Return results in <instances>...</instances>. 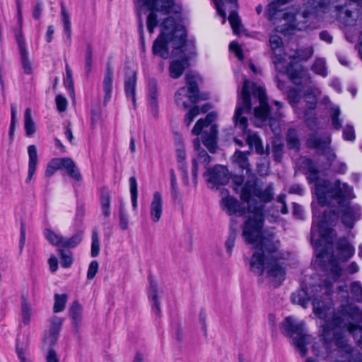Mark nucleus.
I'll return each mask as SVG.
<instances>
[{"instance_id": "nucleus-1", "label": "nucleus", "mask_w": 362, "mask_h": 362, "mask_svg": "<svg viewBox=\"0 0 362 362\" xmlns=\"http://www.w3.org/2000/svg\"><path fill=\"white\" fill-rule=\"evenodd\" d=\"M313 226L310 241L315 249L319 264L325 272V279L323 284L312 285L309 288L302 284L300 289L293 293L291 300L293 303L307 308L311 302L313 313L318 318L324 320L321 325V344L315 342L313 352L318 357L327 358L331 354L330 344H335L336 337L342 333L335 332V329H345L352 336L356 345L362 350V308L349 302L347 291H340L344 293L345 303H342L332 312V316L327 320L328 312L334 305L332 295L333 284L341 276L342 269L333 252V240L337 236L335 230L331 227L339 218L335 210H325L322 215H317L313 209Z\"/></svg>"}, {"instance_id": "nucleus-2", "label": "nucleus", "mask_w": 362, "mask_h": 362, "mask_svg": "<svg viewBox=\"0 0 362 362\" xmlns=\"http://www.w3.org/2000/svg\"><path fill=\"white\" fill-rule=\"evenodd\" d=\"M272 182L259 185L255 180L247 181L241 189V200L248 204L250 216L245 222L243 237L246 243H253L263 233L264 204L274 199Z\"/></svg>"}, {"instance_id": "nucleus-3", "label": "nucleus", "mask_w": 362, "mask_h": 362, "mask_svg": "<svg viewBox=\"0 0 362 362\" xmlns=\"http://www.w3.org/2000/svg\"><path fill=\"white\" fill-rule=\"evenodd\" d=\"M255 251L253 253L250 268L252 272L261 276L267 271V276L276 287L286 278L285 267L279 262L281 258L279 252L280 242L272 233L264 232L257 238Z\"/></svg>"}, {"instance_id": "nucleus-4", "label": "nucleus", "mask_w": 362, "mask_h": 362, "mask_svg": "<svg viewBox=\"0 0 362 362\" xmlns=\"http://www.w3.org/2000/svg\"><path fill=\"white\" fill-rule=\"evenodd\" d=\"M162 31L155 40L152 47L154 55H158L162 59L169 57L168 43L173 44L174 55H178V51L182 53V57L187 60L191 54H194V45L187 40V32L185 28L177 23L173 17H168L162 23Z\"/></svg>"}, {"instance_id": "nucleus-5", "label": "nucleus", "mask_w": 362, "mask_h": 362, "mask_svg": "<svg viewBox=\"0 0 362 362\" xmlns=\"http://www.w3.org/2000/svg\"><path fill=\"white\" fill-rule=\"evenodd\" d=\"M302 168L306 175L308 183H314V194L321 206L329 204L332 200H336L341 204L344 198H351L352 187L339 180L331 182L327 179L319 178L320 170L313 159L305 158L302 161Z\"/></svg>"}, {"instance_id": "nucleus-6", "label": "nucleus", "mask_w": 362, "mask_h": 362, "mask_svg": "<svg viewBox=\"0 0 362 362\" xmlns=\"http://www.w3.org/2000/svg\"><path fill=\"white\" fill-rule=\"evenodd\" d=\"M237 106L234 114V124L243 135H246V142L250 146V151L252 148L259 155H263L264 150L260 137L256 134L247 130V118L243 116V114H250L252 110L251 95L250 92V81L245 78L242 90L238 95Z\"/></svg>"}, {"instance_id": "nucleus-7", "label": "nucleus", "mask_w": 362, "mask_h": 362, "mask_svg": "<svg viewBox=\"0 0 362 362\" xmlns=\"http://www.w3.org/2000/svg\"><path fill=\"white\" fill-rule=\"evenodd\" d=\"M138 9L139 21L140 39L144 43V25L141 21V15L145 9L150 11L147 17V29L150 33L154 32V28L158 24V16L156 12H160L163 14H168L171 12L174 6L173 0H136Z\"/></svg>"}, {"instance_id": "nucleus-8", "label": "nucleus", "mask_w": 362, "mask_h": 362, "mask_svg": "<svg viewBox=\"0 0 362 362\" xmlns=\"http://www.w3.org/2000/svg\"><path fill=\"white\" fill-rule=\"evenodd\" d=\"M291 0H274L271 1L265 11L267 18L273 24L284 21L282 25L284 28H280L279 26L276 30L281 33H289L296 29L301 30L302 28H298L296 21L299 16H303L304 18H308V13L303 12L302 14L293 13L285 11L282 6L288 3Z\"/></svg>"}, {"instance_id": "nucleus-9", "label": "nucleus", "mask_w": 362, "mask_h": 362, "mask_svg": "<svg viewBox=\"0 0 362 362\" xmlns=\"http://www.w3.org/2000/svg\"><path fill=\"white\" fill-rule=\"evenodd\" d=\"M252 95L259 101V106L254 110L255 117L257 119L262 123L272 125L274 121H277L282 117L281 112L282 103L275 100L276 110H274L268 104V98L265 90L262 87L254 86Z\"/></svg>"}, {"instance_id": "nucleus-10", "label": "nucleus", "mask_w": 362, "mask_h": 362, "mask_svg": "<svg viewBox=\"0 0 362 362\" xmlns=\"http://www.w3.org/2000/svg\"><path fill=\"white\" fill-rule=\"evenodd\" d=\"M304 323L298 322L293 317H287L281 324V332L288 337H293L294 344L302 356L307 354L306 345L309 343L310 337L304 329Z\"/></svg>"}, {"instance_id": "nucleus-11", "label": "nucleus", "mask_w": 362, "mask_h": 362, "mask_svg": "<svg viewBox=\"0 0 362 362\" xmlns=\"http://www.w3.org/2000/svg\"><path fill=\"white\" fill-rule=\"evenodd\" d=\"M187 86L180 88L174 95L175 103L179 107L186 110L189 107L188 103L195 104L200 100H206L199 95L198 80L195 75L187 74L185 76Z\"/></svg>"}, {"instance_id": "nucleus-12", "label": "nucleus", "mask_w": 362, "mask_h": 362, "mask_svg": "<svg viewBox=\"0 0 362 362\" xmlns=\"http://www.w3.org/2000/svg\"><path fill=\"white\" fill-rule=\"evenodd\" d=\"M335 346L339 357L344 360H337L334 362H362V353L349 344L345 336H337L335 340ZM305 362H318L313 358H308Z\"/></svg>"}, {"instance_id": "nucleus-13", "label": "nucleus", "mask_w": 362, "mask_h": 362, "mask_svg": "<svg viewBox=\"0 0 362 362\" xmlns=\"http://www.w3.org/2000/svg\"><path fill=\"white\" fill-rule=\"evenodd\" d=\"M313 55V49L308 47L303 49H298L294 55L291 57L292 62L287 66L286 71L291 81L296 84L300 85L302 77L304 74L303 66L293 63V61H307Z\"/></svg>"}, {"instance_id": "nucleus-14", "label": "nucleus", "mask_w": 362, "mask_h": 362, "mask_svg": "<svg viewBox=\"0 0 362 362\" xmlns=\"http://www.w3.org/2000/svg\"><path fill=\"white\" fill-rule=\"evenodd\" d=\"M332 139L329 135L320 136L314 132L308 135L305 144L307 148L315 149L326 157L327 161L332 162L337 158V155L331 147Z\"/></svg>"}, {"instance_id": "nucleus-15", "label": "nucleus", "mask_w": 362, "mask_h": 362, "mask_svg": "<svg viewBox=\"0 0 362 362\" xmlns=\"http://www.w3.org/2000/svg\"><path fill=\"white\" fill-rule=\"evenodd\" d=\"M213 1L215 4L217 14L223 18V24H224L226 21V8H225V4H227L229 6L230 11L228 16V21L233 33L236 35L240 34L242 25L239 16L235 10L238 7L237 0H213Z\"/></svg>"}, {"instance_id": "nucleus-16", "label": "nucleus", "mask_w": 362, "mask_h": 362, "mask_svg": "<svg viewBox=\"0 0 362 362\" xmlns=\"http://www.w3.org/2000/svg\"><path fill=\"white\" fill-rule=\"evenodd\" d=\"M17 13H18V24L19 28L15 31V37L18 44L21 60L23 71L26 74H32V66L29 61L28 52L26 49L25 42L23 38L22 26H23V13L21 8V3L20 0H17Z\"/></svg>"}, {"instance_id": "nucleus-17", "label": "nucleus", "mask_w": 362, "mask_h": 362, "mask_svg": "<svg viewBox=\"0 0 362 362\" xmlns=\"http://www.w3.org/2000/svg\"><path fill=\"white\" fill-rule=\"evenodd\" d=\"M352 196L351 198L346 197L344 198L343 202L339 204L336 200L333 199L329 204L326 206L330 205L333 202H337L341 207V209L340 211V217L341 220V223L344 225L345 227L352 229L354 227L356 222L358 221L362 218V208L358 204H347L344 205V203L346 199H352L355 197L354 194V191L352 190Z\"/></svg>"}, {"instance_id": "nucleus-18", "label": "nucleus", "mask_w": 362, "mask_h": 362, "mask_svg": "<svg viewBox=\"0 0 362 362\" xmlns=\"http://www.w3.org/2000/svg\"><path fill=\"white\" fill-rule=\"evenodd\" d=\"M338 20L346 26H354L362 24V11L358 8L351 9L349 5H337L335 6Z\"/></svg>"}, {"instance_id": "nucleus-19", "label": "nucleus", "mask_w": 362, "mask_h": 362, "mask_svg": "<svg viewBox=\"0 0 362 362\" xmlns=\"http://www.w3.org/2000/svg\"><path fill=\"white\" fill-rule=\"evenodd\" d=\"M204 176L206 182L211 185V187H218L219 185H226L229 181V173L224 165H216L212 168H208Z\"/></svg>"}, {"instance_id": "nucleus-20", "label": "nucleus", "mask_w": 362, "mask_h": 362, "mask_svg": "<svg viewBox=\"0 0 362 362\" xmlns=\"http://www.w3.org/2000/svg\"><path fill=\"white\" fill-rule=\"evenodd\" d=\"M221 205L222 209L226 211L229 216L237 215L240 216L245 215L247 212L250 213L248 211V207L246 209L238 200L231 196H227L223 198L221 202Z\"/></svg>"}, {"instance_id": "nucleus-21", "label": "nucleus", "mask_w": 362, "mask_h": 362, "mask_svg": "<svg viewBox=\"0 0 362 362\" xmlns=\"http://www.w3.org/2000/svg\"><path fill=\"white\" fill-rule=\"evenodd\" d=\"M49 323V330L47 332L45 333L43 339L45 343L52 346L58 339L63 324V319L58 316H53L50 318Z\"/></svg>"}, {"instance_id": "nucleus-22", "label": "nucleus", "mask_w": 362, "mask_h": 362, "mask_svg": "<svg viewBox=\"0 0 362 362\" xmlns=\"http://www.w3.org/2000/svg\"><path fill=\"white\" fill-rule=\"evenodd\" d=\"M124 83L125 95L131 98L133 105L135 106L137 72L134 69H127Z\"/></svg>"}, {"instance_id": "nucleus-23", "label": "nucleus", "mask_w": 362, "mask_h": 362, "mask_svg": "<svg viewBox=\"0 0 362 362\" xmlns=\"http://www.w3.org/2000/svg\"><path fill=\"white\" fill-rule=\"evenodd\" d=\"M336 251L337 259L341 262H346L355 254V247L349 242L345 237L338 239L336 243Z\"/></svg>"}, {"instance_id": "nucleus-24", "label": "nucleus", "mask_w": 362, "mask_h": 362, "mask_svg": "<svg viewBox=\"0 0 362 362\" xmlns=\"http://www.w3.org/2000/svg\"><path fill=\"white\" fill-rule=\"evenodd\" d=\"M114 69L110 63L106 64L104 78L103 81V89L105 93L103 104L106 105L112 98L113 89Z\"/></svg>"}, {"instance_id": "nucleus-25", "label": "nucleus", "mask_w": 362, "mask_h": 362, "mask_svg": "<svg viewBox=\"0 0 362 362\" xmlns=\"http://www.w3.org/2000/svg\"><path fill=\"white\" fill-rule=\"evenodd\" d=\"M163 203L162 196L160 192H156L153 195V199L150 204V216L153 223L160 221L163 214Z\"/></svg>"}, {"instance_id": "nucleus-26", "label": "nucleus", "mask_w": 362, "mask_h": 362, "mask_svg": "<svg viewBox=\"0 0 362 362\" xmlns=\"http://www.w3.org/2000/svg\"><path fill=\"white\" fill-rule=\"evenodd\" d=\"M269 44L275 56L274 63H281L284 61L286 57L281 38L277 35H271L269 38Z\"/></svg>"}, {"instance_id": "nucleus-27", "label": "nucleus", "mask_w": 362, "mask_h": 362, "mask_svg": "<svg viewBox=\"0 0 362 362\" xmlns=\"http://www.w3.org/2000/svg\"><path fill=\"white\" fill-rule=\"evenodd\" d=\"M178 55H175L176 57H180L182 59L181 60H173L170 62V67H169V71H170V76L173 78H177L183 74L185 69H186L187 66L188 65V61L189 59L195 54V49H194V54H191L189 58L187 60H185L182 56V53H180L178 52Z\"/></svg>"}, {"instance_id": "nucleus-28", "label": "nucleus", "mask_w": 362, "mask_h": 362, "mask_svg": "<svg viewBox=\"0 0 362 362\" xmlns=\"http://www.w3.org/2000/svg\"><path fill=\"white\" fill-rule=\"evenodd\" d=\"M148 100L152 114L157 116L158 112L157 82L154 78L148 82Z\"/></svg>"}, {"instance_id": "nucleus-29", "label": "nucleus", "mask_w": 362, "mask_h": 362, "mask_svg": "<svg viewBox=\"0 0 362 362\" xmlns=\"http://www.w3.org/2000/svg\"><path fill=\"white\" fill-rule=\"evenodd\" d=\"M28 153L29 157L28 175L25 179V183L29 184L33 178L35 173L38 162V156L37 148L35 145H30L28 147Z\"/></svg>"}, {"instance_id": "nucleus-30", "label": "nucleus", "mask_w": 362, "mask_h": 362, "mask_svg": "<svg viewBox=\"0 0 362 362\" xmlns=\"http://www.w3.org/2000/svg\"><path fill=\"white\" fill-rule=\"evenodd\" d=\"M250 154L251 151H241L240 150H236L233 156V163L241 170L242 172L245 170L247 175H250L252 171L248 159Z\"/></svg>"}, {"instance_id": "nucleus-31", "label": "nucleus", "mask_w": 362, "mask_h": 362, "mask_svg": "<svg viewBox=\"0 0 362 362\" xmlns=\"http://www.w3.org/2000/svg\"><path fill=\"white\" fill-rule=\"evenodd\" d=\"M217 133V128L215 125L210 127L209 132L204 131L202 133V143L211 153H214L216 149Z\"/></svg>"}, {"instance_id": "nucleus-32", "label": "nucleus", "mask_w": 362, "mask_h": 362, "mask_svg": "<svg viewBox=\"0 0 362 362\" xmlns=\"http://www.w3.org/2000/svg\"><path fill=\"white\" fill-rule=\"evenodd\" d=\"M158 292L157 284L150 278V288L148 291V298L153 301L151 305L152 312L157 316L160 317L161 310L158 300Z\"/></svg>"}, {"instance_id": "nucleus-33", "label": "nucleus", "mask_w": 362, "mask_h": 362, "mask_svg": "<svg viewBox=\"0 0 362 362\" xmlns=\"http://www.w3.org/2000/svg\"><path fill=\"white\" fill-rule=\"evenodd\" d=\"M210 160V156L204 149L200 150L198 156L196 158L193 159L192 174L194 185H197V180L198 176V164L203 163L206 167V165L209 164Z\"/></svg>"}, {"instance_id": "nucleus-34", "label": "nucleus", "mask_w": 362, "mask_h": 362, "mask_svg": "<svg viewBox=\"0 0 362 362\" xmlns=\"http://www.w3.org/2000/svg\"><path fill=\"white\" fill-rule=\"evenodd\" d=\"M62 169L66 170L69 177L76 181L82 180V176L74 161L70 158H62Z\"/></svg>"}, {"instance_id": "nucleus-35", "label": "nucleus", "mask_w": 362, "mask_h": 362, "mask_svg": "<svg viewBox=\"0 0 362 362\" xmlns=\"http://www.w3.org/2000/svg\"><path fill=\"white\" fill-rule=\"evenodd\" d=\"M61 7V18L64 27V32L66 35L69 44L71 43V16L68 11L66 9L65 4L63 1L60 4Z\"/></svg>"}, {"instance_id": "nucleus-36", "label": "nucleus", "mask_w": 362, "mask_h": 362, "mask_svg": "<svg viewBox=\"0 0 362 362\" xmlns=\"http://www.w3.org/2000/svg\"><path fill=\"white\" fill-rule=\"evenodd\" d=\"M110 192L107 187H103L100 192V204L105 217L110 215Z\"/></svg>"}, {"instance_id": "nucleus-37", "label": "nucleus", "mask_w": 362, "mask_h": 362, "mask_svg": "<svg viewBox=\"0 0 362 362\" xmlns=\"http://www.w3.org/2000/svg\"><path fill=\"white\" fill-rule=\"evenodd\" d=\"M216 117V115L214 112H209L204 119H199L194 126L192 133L196 136L201 134L202 129L211 125Z\"/></svg>"}, {"instance_id": "nucleus-38", "label": "nucleus", "mask_w": 362, "mask_h": 362, "mask_svg": "<svg viewBox=\"0 0 362 362\" xmlns=\"http://www.w3.org/2000/svg\"><path fill=\"white\" fill-rule=\"evenodd\" d=\"M286 141L288 148L299 151L300 143L296 129L291 128L287 131Z\"/></svg>"}, {"instance_id": "nucleus-39", "label": "nucleus", "mask_w": 362, "mask_h": 362, "mask_svg": "<svg viewBox=\"0 0 362 362\" xmlns=\"http://www.w3.org/2000/svg\"><path fill=\"white\" fill-rule=\"evenodd\" d=\"M81 305L78 301H74L70 308V317L76 332H78L81 322Z\"/></svg>"}, {"instance_id": "nucleus-40", "label": "nucleus", "mask_w": 362, "mask_h": 362, "mask_svg": "<svg viewBox=\"0 0 362 362\" xmlns=\"http://www.w3.org/2000/svg\"><path fill=\"white\" fill-rule=\"evenodd\" d=\"M21 300L22 322L25 325H28L31 320L32 308L24 296H21Z\"/></svg>"}, {"instance_id": "nucleus-41", "label": "nucleus", "mask_w": 362, "mask_h": 362, "mask_svg": "<svg viewBox=\"0 0 362 362\" xmlns=\"http://www.w3.org/2000/svg\"><path fill=\"white\" fill-rule=\"evenodd\" d=\"M24 128L26 135L32 136L35 132V124L32 118V111L30 108H27L24 113Z\"/></svg>"}, {"instance_id": "nucleus-42", "label": "nucleus", "mask_w": 362, "mask_h": 362, "mask_svg": "<svg viewBox=\"0 0 362 362\" xmlns=\"http://www.w3.org/2000/svg\"><path fill=\"white\" fill-rule=\"evenodd\" d=\"M83 235V231L80 230L71 238L64 237L62 247H75L82 241Z\"/></svg>"}, {"instance_id": "nucleus-43", "label": "nucleus", "mask_w": 362, "mask_h": 362, "mask_svg": "<svg viewBox=\"0 0 362 362\" xmlns=\"http://www.w3.org/2000/svg\"><path fill=\"white\" fill-rule=\"evenodd\" d=\"M100 250V243L99 235L97 229L92 230L91 235V249L90 255L92 257H96L99 255Z\"/></svg>"}, {"instance_id": "nucleus-44", "label": "nucleus", "mask_w": 362, "mask_h": 362, "mask_svg": "<svg viewBox=\"0 0 362 362\" xmlns=\"http://www.w3.org/2000/svg\"><path fill=\"white\" fill-rule=\"evenodd\" d=\"M62 158H56L52 159L47 164L45 175L47 177L52 176L58 170L62 169Z\"/></svg>"}, {"instance_id": "nucleus-45", "label": "nucleus", "mask_w": 362, "mask_h": 362, "mask_svg": "<svg viewBox=\"0 0 362 362\" xmlns=\"http://www.w3.org/2000/svg\"><path fill=\"white\" fill-rule=\"evenodd\" d=\"M68 296L66 294H55L53 312L55 313L63 311L65 308Z\"/></svg>"}, {"instance_id": "nucleus-46", "label": "nucleus", "mask_w": 362, "mask_h": 362, "mask_svg": "<svg viewBox=\"0 0 362 362\" xmlns=\"http://www.w3.org/2000/svg\"><path fill=\"white\" fill-rule=\"evenodd\" d=\"M45 236L52 245L62 247L64 236L57 234L49 229L45 230Z\"/></svg>"}, {"instance_id": "nucleus-47", "label": "nucleus", "mask_w": 362, "mask_h": 362, "mask_svg": "<svg viewBox=\"0 0 362 362\" xmlns=\"http://www.w3.org/2000/svg\"><path fill=\"white\" fill-rule=\"evenodd\" d=\"M311 69L316 74L320 75L322 77H326L328 74L327 67L325 65V61L323 59L318 58L314 62Z\"/></svg>"}, {"instance_id": "nucleus-48", "label": "nucleus", "mask_w": 362, "mask_h": 362, "mask_svg": "<svg viewBox=\"0 0 362 362\" xmlns=\"http://www.w3.org/2000/svg\"><path fill=\"white\" fill-rule=\"evenodd\" d=\"M129 188H130V194H131V201L134 210H136L137 209V197H138V190H137V181L135 177H131L129 180Z\"/></svg>"}, {"instance_id": "nucleus-49", "label": "nucleus", "mask_w": 362, "mask_h": 362, "mask_svg": "<svg viewBox=\"0 0 362 362\" xmlns=\"http://www.w3.org/2000/svg\"><path fill=\"white\" fill-rule=\"evenodd\" d=\"M92 65H93V49L90 44H88L86 46V57H85V73L86 77H89L91 71H92Z\"/></svg>"}, {"instance_id": "nucleus-50", "label": "nucleus", "mask_w": 362, "mask_h": 362, "mask_svg": "<svg viewBox=\"0 0 362 362\" xmlns=\"http://www.w3.org/2000/svg\"><path fill=\"white\" fill-rule=\"evenodd\" d=\"M350 291L356 301L362 303V285L359 281H353L351 284Z\"/></svg>"}, {"instance_id": "nucleus-51", "label": "nucleus", "mask_w": 362, "mask_h": 362, "mask_svg": "<svg viewBox=\"0 0 362 362\" xmlns=\"http://www.w3.org/2000/svg\"><path fill=\"white\" fill-rule=\"evenodd\" d=\"M340 113L339 107H333L331 110L332 124L336 130H339L342 127V122L339 119Z\"/></svg>"}, {"instance_id": "nucleus-52", "label": "nucleus", "mask_w": 362, "mask_h": 362, "mask_svg": "<svg viewBox=\"0 0 362 362\" xmlns=\"http://www.w3.org/2000/svg\"><path fill=\"white\" fill-rule=\"evenodd\" d=\"M61 265L64 268H69L71 267L73 262L71 253L70 251H64L63 250H59Z\"/></svg>"}, {"instance_id": "nucleus-53", "label": "nucleus", "mask_w": 362, "mask_h": 362, "mask_svg": "<svg viewBox=\"0 0 362 362\" xmlns=\"http://www.w3.org/2000/svg\"><path fill=\"white\" fill-rule=\"evenodd\" d=\"M170 192L171 195L174 199H177L178 197V188L177 185V178L175 170L171 169L170 170Z\"/></svg>"}, {"instance_id": "nucleus-54", "label": "nucleus", "mask_w": 362, "mask_h": 362, "mask_svg": "<svg viewBox=\"0 0 362 362\" xmlns=\"http://www.w3.org/2000/svg\"><path fill=\"white\" fill-rule=\"evenodd\" d=\"M343 139L348 141H354L356 139L355 129L353 125L347 124L343 129Z\"/></svg>"}, {"instance_id": "nucleus-55", "label": "nucleus", "mask_w": 362, "mask_h": 362, "mask_svg": "<svg viewBox=\"0 0 362 362\" xmlns=\"http://www.w3.org/2000/svg\"><path fill=\"white\" fill-rule=\"evenodd\" d=\"M306 98V107L309 110H314L317 105V97L315 93L310 90H306L305 93Z\"/></svg>"}, {"instance_id": "nucleus-56", "label": "nucleus", "mask_w": 362, "mask_h": 362, "mask_svg": "<svg viewBox=\"0 0 362 362\" xmlns=\"http://www.w3.org/2000/svg\"><path fill=\"white\" fill-rule=\"evenodd\" d=\"M288 99L290 104L293 106L297 105L300 101V91L297 88H291L288 91Z\"/></svg>"}, {"instance_id": "nucleus-57", "label": "nucleus", "mask_w": 362, "mask_h": 362, "mask_svg": "<svg viewBox=\"0 0 362 362\" xmlns=\"http://www.w3.org/2000/svg\"><path fill=\"white\" fill-rule=\"evenodd\" d=\"M335 160H336V158L334 160H332V162L328 161L329 163V168H332V170L335 173H339V174L346 173V172L347 170L346 164L344 163H341V162H336L335 163H334Z\"/></svg>"}, {"instance_id": "nucleus-58", "label": "nucleus", "mask_w": 362, "mask_h": 362, "mask_svg": "<svg viewBox=\"0 0 362 362\" xmlns=\"http://www.w3.org/2000/svg\"><path fill=\"white\" fill-rule=\"evenodd\" d=\"M244 181L245 178L243 175H234L232 177L233 188L235 192H240L241 194L242 187L245 185Z\"/></svg>"}, {"instance_id": "nucleus-59", "label": "nucleus", "mask_w": 362, "mask_h": 362, "mask_svg": "<svg viewBox=\"0 0 362 362\" xmlns=\"http://www.w3.org/2000/svg\"><path fill=\"white\" fill-rule=\"evenodd\" d=\"M199 112L200 110L198 106H194L189 110L185 117V123L187 127H189Z\"/></svg>"}, {"instance_id": "nucleus-60", "label": "nucleus", "mask_w": 362, "mask_h": 362, "mask_svg": "<svg viewBox=\"0 0 362 362\" xmlns=\"http://www.w3.org/2000/svg\"><path fill=\"white\" fill-rule=\"evenodd\" d=\"M229 49L230 51L235 53V56L240 61H243L244 59V54L242 50V48L238 45V42L233 41L229 45Z\"/></svg>"}, {"instance_id": "nucleus-61", "label": "nucleus", "mask_w": 362, "mask_h": 362, "mask_svg": "<svg viewBox=\"0 0 362 362\" xmlns=\"http://www.w3.org/2000/svg\"><path fill=\"white\" fill-rule=\"evenodd\" d=\"M119 227L121 229L125 230L128 228L129 225V221H128V216L126 214L124 209L123 207H120L119 211Z\"/></svg>"}, {"instance_id": "nucleus-62", "label": "nucleus", "mask_w": 362, "mask_h": 362, "mask_svg": "<svg viewBox=\"0 0 362 362\" xmlns=\"http://www.w3.org/2000/svg\"><path fill=\"white\" fill-rule=\"evenodd\" d=\"M327 0H308V6L313 10L324 8L327 6Z\"/></svg>"}, {"instance_id": "nucleus-63", "label": "nucleus", "mask_w": 362, "mask_h": 362, "mask_svg": "<svg viewBox=\"0 0 362 362\" xmlns=\"http://www.w3.org/2000/svg\"><path fill=\"white\" fill-rule=\"evenodd\" d=\"M235 238H236V232L234 230L230 232V233L225 243V246H226L227 252L229 255H231L233 248L234 247Z\"/></svg>"}, {"instance_id": "nucleus-64", "label": "nucleus", "mask_w": 362, "mask_h": 362, "mask_svg": "<svg viewBox=\"0 0 362 362\" xmlns=\"http://www.w3.org/2000/svg\"><path fill=\"white\" fill-rule=\"evenodd\" d=\"M98 262L95 260H93L92 262H90V264H89V267H88V272H87V279H89V280H91L93 279L97 272H98Z\"/></svg>"}]
</instances>
